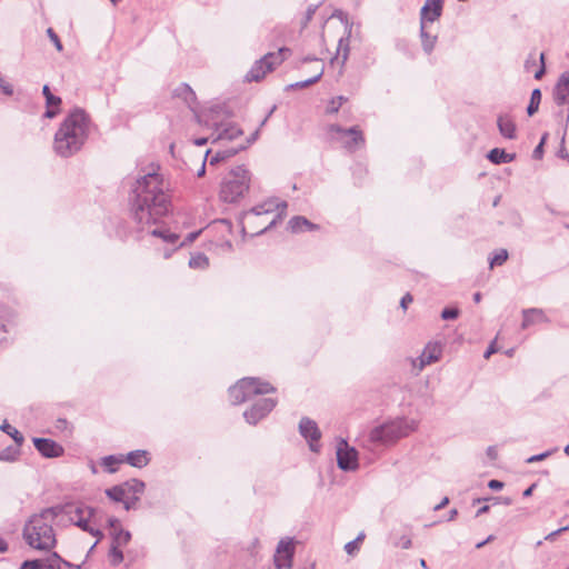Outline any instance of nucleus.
Wrapping results in <instances>:
<instances>
[{
  "label": "nucleus",
  "instance_id": "1",
  "mask_svg": "<svg viewBox=\"0 0 569 569\" xmlns=\"http://www.w3.org/2000/svg\"><path fill=\"white\" fill-rule=\"evenodd\" d=\"M139 176L129 193V209L132 220L143 228L144 224H158L172 211L168 184L158 172L159 166Z\"/></svg>",
  "mask_w": 569,
  "mask_h": 569
},
{
  "label": "nucleus",
  "instance_id": "2",
  "mask_svg": "<svg viewBox=\"0 0 569 569\" xmlns=\"http://www.w3.org/2000/svg\"><path fill=\"white\" fill-rule=\"evenodd\" d=\"M90 114L81 107L70 109L61 121L53 138V149L62 158L78 153L86 144L91 127Z\"/></svg>",
  "mask_w": 569,
  "mask_h": 569
},
{
  "label": "nucleus",
  "instance_id": "3",
  "mask_svg": "<svg viewBox=\"0 0 569 569\" xmlns=\"http://www.w3.org/2000/svg\"><path fill=\"white\" fill-rule=\"evenodd\" d=\"M22 537L31 548L50 551L57 545L56 533L50 523L42 516L32 515L26 522Z\"/></svg>",
  "mask_w": 569,
  "mask_h": 569
},
{
  "label": "nucleus",
  "instance_id": "4",
  "mask_svg": "<svg viewBox=\"0 0 569 569\" xmlns=\"http://www.w3.org/2000/svg\"><path fill=\"white\" fill-rule=\"evenodd\" d=\"M250 188V171L243 166L231 169L223 178L219 198L226 203H237Z\"/></svg>",
  "mask_w": 569,
  "mask_h": 569
},
{
  "label": "nucleus",
  "instance_id": "5",
  "mask_svg": "<svg viewBox=\"0 0 569 569\" xmlns=\"http://www.w3.org/2000/svg\"><path fill=\"white\" fill-rule=\"evenodd\" d=\"M417 427L418 423L413 419L397 418L375 427L369 433V439L377 445L395 443L399 439L409 436Z\"/></svg>",
  "mask_w": 569,
  "mask_h": 569
},
{
  "label": "nucleus",
  "instance_id": "6",
  "mask_svg": "<svg viewBox=\"0 0 569 569\" xmlns=\"http://www.w3.org/2000/svg\"><path fill=\"white\" fill-rule=\"evenodd\" d=\"M274 391L276 388L272 385L253 377L241 378L228 389L230 402L234 406L246 402L254 396Z\"/></svg>",
  "mask_w": 569,
  "mask_h": 569
},
{
  "label": "nucleus",
  "instance_id": "7",
  "mask_svg": "<svg viewBox=\"0 0 569 569\" xmlns=\"http://www.w3.org/2000/svg\"><path fill=\"white\" fill-rule=\"evenodd\" d=\"M291 50L288 47H281L277 52H268L257 60L244 76L247 82H259L268 72L274 70L276 66L282 63Z\"/></svg>",
  "mask_w": 569,
  "mask_h": 569
},
{
  "label": "nucleus",
  "instance_id": "8",
  "mask_svg": "<svg viewBox=\"0 0 569 569\" xmlns=\"http://www.w3.org/2000/svg\"><path fill=\"white\" fill-rule=\"evenodd\" d=\"M193 113L197 123L211 128L213 131H218L222 127L220 118H231L233 116V111L226 102L212 104L200 112L194 111Z\"/></svg>",
  "mask_w": 569,
  "mask_h": 569
},
{
  "label": "nucleus",
  "instance_id": "9",
  "mask_svg": "<svg viewBox=\"0 0 569 569\" xmlns=\"http://www.w3.org/2000/svg\"><path fill=\"white\" fill-rule=\"evenodd\" d=\"M288 208L287 201L274 202L273 200H268L262 204H257L250 209V212L256 216H262L266 213L273 212L274 210L278 213L273 217V219L261 230L254 232L252 237H258L264 234L267 231L274 228L282 219L286 217V210Z\"/></svg>",
  "mask_w": 569,
  "mask_h": 569
},
{
  "label": "nucleus",
  "instance_id": "10",
  "mask_svg": "<svg viewBox=\"0 0 569 569\" xmlns=\"http://www.w3.org/2000/svg\"><path fill=\"white\" fill-rule=\"evenodd\" d=\"M337 466L345 472H352L359 468V453L355 447H351L343 438L337 442Z\"/></svg>",
  "mask_w": 569,
  "mask_h": 569
},
{
  "label": "nucleus",
  "instance_id": "11",
  "mask_svg": "<svg viewBox=\"0 0 569 569\" xmlns=\"http://www.w3.org/2000/svg\"><path fill=\"white\" fill-rule=\"evenodd\" d=\"M296 555L295 538L286 537L280 539L273 555V565L276 569H291Z\"/></svg>",
  "mask_w": 569,
  "mask_h": 569
},
{
  "label": "nucleus",
  "instance_id": "12",
  "mask_svg": "<svg viewBox=\"0 0 569 569\" xmlns=\"http://www.w3.org/2000/svg\"><path fill=\"white\" fill-rule=\"evenodd\" d=\"M276 406L277 400L273 398H259L243 412V418L249 425L256 426L260 420L267 417Z\"/></svg>",
  "mask_w": 569,
  "mask_h": 569
},
{
  "label": "nucleus",
  "instance_id": "13",
  "mask_svg": "<svg viewBox=\"0 0 569 569\" xmlns=\"http://www.w3.org/2000/svg\"><path fill=\"white\" fill-rule=\"evenodd\" d=\"M299 433L307 441L310 451L316 453L320 451L321 430L315 420L302 417L299 422Z\"/></svg>",
  "mask_w": 569,
  "mask_h": 569
},
{
  "label": "nucleus",
  "instance_id": "14",
  "mask_svg": "<svg viewBox=\"0 0 569 569\" xmlns=\"http://www.w3.org/2000/svg\"><path fill=\"white\" fill-rule=\"evenodd\" d=\"M329 132L331 133H340L345 136H350V139L345 141L343 147L349 151H355L357 148L365 144L366 139L363 132L360 130L359 126H352L350 128H343L340 124L333 123L329 126Z\"/></svg>",
  "mask_w": 569,
  "mask_h": 569
},
{
  "label": "nucleus",
  "instance_id": "15",
  "mask_svg": "<svg viewBox=\"0 0 569 569\" xmlns=\"http://www.w3.org/2000/svg\"><path fill=\"white\" fill-rule=\"evenodd\" d=\"M446 0H426L419 11V24L432 26L443 14Z\"/></svg>",
  "mask_w": 569,
  "mask_h": 569
},
{
  "label": "nucleus",
  "instance_id": "16",
  "mask_svg": "<svg viewBox=\"0 0 569 569\" xmlns=\"http://www.w3.org/2000/svg\"><path fill=\"white\" fill-rule=\"evenodd\" d=\"M32 443L41 457L47 459L59 458L64 453L62 445L51 438L33 437Z\"/></svg>",
  "mask_w": 569,
  "mask_h": 569
},
{
  "label": "nucleus",
  "instance_id": "17",
  "mask_svg": "<svg viewBox=\"0 0 569 569\" xmlns=\"http://www.w3.org/2000/svg\"><path fill=\"white\" fill-rule=\"evenodd\" d=\"M552 97L558 107L569 103V70L563 71L558 77L552 90Z\"/></svg>",
  "mask_w": 569,
  "mask_h": 569
},
{
  "label": "nucleus",
  "instance_id": "18",
  "mask_svg": "<svg viewBox=\"0 0 569 569\" xmlns=\"http://www.w3.org/2000/svg\"><path fill=\"white\" fill-rule=\"evenodd\" d=\"M96 512V508L80 503L79 506L72 508V515L74 516L70 517V520L76 527L84 531V528L90 526V520L94 517Z\"/></svg>",
  "mask_w": 569,
  "mask_h": 569
},
{
  "label": "nucleus",
  "instance_id": "19",
  "mask_svg": "<svg viewBox=\"0 0 569 569\" xmlns=\"http://www.w3.org/2000/svg\"><path fill=\"white\" fill-rule=\"evenodd\" d=\"M61 556L52 551L47 558L27 559L20 565V569H58Z\"/></svg>",
  "mask_w": 569,
  "mask_h": 569
},
{
  "label": "nucleus",
  "instance_id": "20",
  "mask_svg": "<svg viewBox=\"0 0 569 569\" xmlns=\"http://www.w3.org/2000/svg\"><path fill=\"white\" fill-rule=\"evenodd\" d=\"M243 134V130L236 123H223L218 131H213L211 143H217L220 140H234Z\"/></svg>",
  "mask_w": 569,
  "mask_h": 569
},
{
  "label": "nucleus",
  "instance_id": "21",
  "mask_svg": "<svg viewBox=\"0 0 569 569\" xmlns=\"http://www.w3.org/2000/svg\"><path fill=\"white\" fill-rule=\"evenodd\" d=\"M123 460L129 466L141 469L149 465L151 458L149 451L137 449L123 455Z\"/></svg>",
  "mask_w": 569,
  "mask_h": 569
},
{
  "label": "nucleus",
  "instance_id": "22",
  "mask_svg": "<svg viewBox=\"0 0 569 569\" xmlns=\"http://www.w3.org/2000/svg\"><path fill=\"white\" fill-rule=\"evenodd\" d=\"M431 27L432 26L429 24H420L419 28L421 47L426 54H431L433 52L436 43L438 41V34L431 32Z\"/></svg>",
  "mask_w": 569,
  "mask_h": 569
},
{
  "label": "nucleus",
  "instance_id": "23",
  "mask_svg": "<svg viewBox=\"0 0 569 569\" xmlns=\"http://www.w3.org/2000/svg\"><path fill=\"white\" fill-rule=\"evenodd\" d=\"M288 229L292 233H300L305 229L308 231H316L320 229V226L317 223H313L309 219H307L303 216H295L288 221Z\"/></svg>",
  "mask_w": 569,
  "mask_h": 569
},
{
  "label": "nucleus",
  "instance_id": "24",
  "mask_svg": "<svg viewBox=\"0 0 569 569\" xmlns=\"http://www.w3.org/2000/svg\"><path fill=\"white\" fill-rule=\"evenodd\" d=\"M497 127L499 133L509 140H513L517 137V126L515 121L509 116L500 114L497 118Z\"/></svg>",
  "mask_w": 569,
  "mask_h": 569
},
{
  "label": "nucleus",
  "instance_id": "25",
  "mask_svg": "<svg viewBox=\"0 0 569 569\" xmlns=\"http://www.w3.org/2000/svg\"><path fill=\"white\" fill-rule=\"evenodd\" d=\"M549 319L545 315L543 310L538 308L525 309L522 311L521 328L527 329L535 323L548 322Z\"/></svg>",
  "mask_w": 569,
  "mask_h": 569
},
{
  "label": "nucleus",
  "instance_id": "26",
  "mask_svg": "<svg viewBox=\"0 0 569 569\" xmlns=\"http://www.w3.org/2000/svg\"><path fill=\"white\" fill-rule=\"evenodd\" d=\"M72 502L58 503L48 508L42 509L38 516H42L43 519L48 520L49 517L53 520L60 515H72Z\"/></svg>",
  "mask_w": 569,
  "mask_h": 569
},
{
  "label": "nucleus",
  "instance_id": "27",
  "mask_svg": "<svg viewBox=\"0 0 569 569\" xmlns=\"http://www.w3.org/2000/svg\"><path fill=\"white\" fill-rule=\"evenodd\" d=\"M442 348L438 342H429L420 356L421 366L431 365L438 361L441 357Z\"/></svg>",
  "mask_w": 569,
  "mask_h": 569
},
{
  "label": "nucleus",
  "instance_id": "28",
  "mask_svg": "<svg viewBox=\"0 0 569 569\" xmlns=\"http://www.w3.org/2000/svg\"><path fill=\"white\" fill-rule=\"evenodd\" d=\"M487 159L493 164H503L512 162L517 154L515 152L509 153L503 148H492L487 153Z\"/></svg>",
  "mask_w": 569,
  "mask_h": 569
},
{
  "label": "nucleus",
  "instance_id": "29",
  "mask_svg": "<svg viewBox=\"0 0 569 569\" xmlns=\"http://www.w3.org/2000/svg\"><path fill=\"white\" fill-rule=\"evenodd\" d=\"M149 233L152 237L161 239L167 244H176L180 239L177 232H172L166 226L156 227Z\"/></svg>",
  "mask_w": 569,
  "mask_h": 569
},
{
  "label": "nucleus",
  "instance_id": "30",
  "mask_svg": "<svg viewBox=\"0 0 569 569\" xmlns=\"http://www.w3.org/2000/svg\"><path fill=\"white\" fill-rule=\"evenodd\" d=\"M246 149H247V146H238V147H231V148H226L223 150H219L210 158L209 163H210V166H214L219 162L231 159L232 157H234L236 154H238L239 152H241Z\"/></svg>",
  "mask_w": 569,
  "mask_h": 569
},
{
  "label": "nucleus",
  "instance_id": "31",
  "mask_svg": "<svg viewBox=\"0 0 569 569\" xmlns=\"http://www.w3.org/2000/svg\"><path fill=\"white\" fill-rule=\"evenodd\" d=\"M351 33H352V26H347L346 34L343 37H341L339 39V41H338L337 54L342 52V54H341V66H345V63L347 62L348 57H349V52H350L349 42H350ZM337 59H338V56H336L332 59V61L337 60Z\"/></svg>",
  "mask_w": 569,
  "mask_h": 569
},
{
  "label": "nucleus",
  "instance_id": "32",
  "mask_svg": "<svg viewBox=\"0 0 569 569\" xmlns=\"http://www.w3.org/2000/svg\"><path fill=\"white\" fill-rule=\"evenodd\" d=\"M123 462V455H108L101 458L100 465L106 472L116 473Z\"/></svg>",
  "mask_w": 569,
  "mask_h": 569
},
{
  "label": "nucleus",
  "instance_id": "33",
  "mask_svg": "<svg viewBox=\"0 0 569 569\" xmlns=\"http://www.w3.org/2000/svg\"><path fill=\"white\" fill-rule=\"evenodd\" d=\"M62 99L59 96H50L46 100L43 118L53 119L61 112Z\"/></svg>",
  "mask_w": 569,
  "mask_h": 569
},
{
  "label": "nucleus",
  "instance_id": "34",
  "mask_svg": "<svg viewBox=\"0 0 569 569\" xmlns=\"http://www.w3.org/2000/svg\"><path fill=\"white\" fill-rule=\"evenodd\" d=\"M174 96L178 98H182L188 107L194 112L196 110L192 107V103L196 102L197 97L192 88L188 83H181L179 87L174 89Z\"/></svg>",
  "mask_w": 569,
  "mask_h": 569
},
{
  "label": "nucleus",
  "instance_id": "35",
  "mask_svg": "<svg viewBox=\"0 0 569 569\" xmlns=\"http://www.w3.org/2000/svg\"><path fill=\"white\" fill-rule=\"evenodd\" d=\"M126 495L141 496L146 490V482L138 478H131L122 482Z\"/></svg>",
  "mask_w": 569,
  "mask_h": 569
},
{
  "label": "nucleus",
  "instance_id": "36",
  "mask_svg": "<svg viewBox=\"0 0 569 569\" xmlns=\"http://www.w3.org/2000/svg\"><path fill=\"white\" fill-rule=\"evenodd\" d=\"M104 495L109 500H111L114 503H122L126 500V490L124 487L121 483L111 486L104 490Z\"/></svg>",
  "mask_w": 569,
  "mask_h": 569
},
{
  "label": "nucleus",
  "instance_id": "37",
  "mask_svg": "<svg viewBox=\"0 0 569 569\" xmlns=\"http://www.w3.org/2000/svg\"><path fill=\"white\" fill-rule=\"evenodd\" d=\"M0 430L4 433H7L17 445L18 447H21L24 442L23 435L14 427H12L7 420H4L1 426Z\"/></svg>",
  "mask_w": 569,
  "mask_h": 569
},
{
  "label": "nucleus",
  "instance_id": "38",
  "mask_svg": "<svg viewBox=\"0 0 569 569\" xmlns=\"http://www.w3.org/2000/svg\"><path fill=\"white\" fill-rule=\"evenodd\" d=\"M110 538L111 543L124 547L131 541L132 535L121 526L114 532H110Z\"/></svg>",
  "mask_w": 569,
  "mask_h": 569
},
{
  "label": "nucleus",
  "instance_id": "39",
  "mask_svg": "<svg viewBox=\"0 0 569 569\" xmlns=\"http://www.w3.org/2000/svg\"><path fill=\"white\" fill-rule=\"evenodd\" d=\"M541 99H542V93H541V90L539 88H535L532 91H531V94H530V100H529V103L527 106V114L529 117H532L533 114H536L539 110V106L541 103Z\"/></svg>",
  "mask_w": 569,
  "mask_h": 569
},
{
  "label": "nucleus",
  "instance_id": "40",
  "mask_svg": "<svg viewBox=\"0 0 569 569\" xmlns=\"http://www.w3.org/2000/svg\"><path fill=\"white\" fill-rule=\"evenodd\" d=\"M322 74H323V67H321L320 71L316 76H313V77H311L309 79L302 80V81H298V82L288 84L286 87V91L303 89V88H307L309 86H312V84L317 83L321 79Z\"/></svg>",
  "mask_w": 569,
  "mask_h": 569
},
{
  "label": "nucleus",
  "instance_id": "41",
  "mask_svg": "<svg viewBox=\"0 0 569 569\" xmlns=\"http://www.w3.org/2000/svg\"><path fill=\"white\" fill-rule=\"evenodd\" d=\"M21 447L14 446H8L4 449L0 451V461L6 462H14L19 459L21 450Z\"/></svg>",
  "mask_w": 569,
  "mask_h": 569
},
{
  "label": "nucleus",
  "instance_id": "42",
  "mask_svg": "<svg viewBox=\"0 0 569 569\" xmlns=\"http://www.w3.org/2000/svg\"><path fill=\"white\" fill-rule=\"evenodd\" d=\"M188 264L191 269L204 270L209 267V258L202 252H197L191 256Z\"/></svg>",
  "mask_w": 569,
  "mask_h": 569
},
{
  "label": "nucleus",
  "instance_id": "43",
  "mask_svg": "<svg viewBox=\"0 0 569 569\" xmlns=\"http://www.w3.org/2000/svg\"><path fill=\"white\" fill-rule=\"evenodd\" d=\"M121 547L122 546H118L114 543L110 545L108 557H109L110 565L112 567H118L124 559Z\"/></svg>",
  "mask_w": 569,
  "mask_h": 569
},
{
  "label": "nucleus",
  "instance_id": "44",
  "mask_svg": "<svg viewBox=\"0 0 569 569\" xmlns=\"http://www.w3.org/2000/svg\"><path fill=\"white\" fill-rule=\"evenodd\" d=\"M509 258V252L507 249L496 250L492 256L489 258L490 268L496 266H502Z\"/></svg>",
  "mask_w": 569,
  "mask_h": 569
},
{
  "label": "nucleus",
  "instance_id": "45",
  "mask_svg": "<svg viewBox=\"0 0 569 569\" xmlns=\"http://www.w3.org/2000/svg\"><path fill=\"white\" fill-rule=\"evenodd\" d=\"M558 451V448L557 447H553L551 449H548L543 452H540V453H537V455H532L530 457H528L525 462L526 463H535V462H540V461H543L546 460L547 458L551 457L555 452Z\"/></svg>",
  "mask_w": 569,
  "mask_h": 569
},
{
  "label": "nucleus",
  "instance_id": "46",
  "mask_svg": "<svg viewBox=\"0 0 569 569\" xmlns=\"http://www.w3.org/2000/svg\"><path fill=\"white\" fill-rule=\"evenodd\" d=\"M347 101V98L343 97V96H338V97H335L330 100L328 107H327V113L328 114H333V113H337L339 111V109L341 108V106Z\"/></svg>",
  "mask_w": 569,
  "mask_h": 569
},
{
  "label": "nucleus",
  "instance_id": "47",
  "mask_svg": "<svg viewBox=\"0 0 569 569\" xmlns=\"http://www.w3.org/2000/svg\"><path fill=\"white\" fill-rule=\"evenodd\" d=\"M460 315V310L457 307L448 306L441 310L440 317L442 320H456Z\"/></svg>",
  "mask_w": 569,
  "mask_h": 569
},
{
  "label": "nucleus",
  "instance_id": "48",
  "mask_svg": "<svg viewBox=\"0 0 569 569\" xmlns=\"http://www.w3.org/2000/svg\"><path fill=\"white\" fill-rule=\"evenodd\" d=\"M365 539V533L363 532H360L356 539L347 542L345 545V551L352 556L356 551L359 550V543Z\"/></svg>",
  "mask_w": 569,
  "mask_h": 569
},
{
  "label": "nucleus",
  "instance_id": "49",
  "mask_svg": "<svg viewBox=\"0 0 569 569\" xmlns=\"http://www.w3.org/2000/svg\"><path fill=\"white\" fill-rule=\"evenodd\" d=\"M548 138V133L545 132L540 139V142L536 146V148L533 149L532 151V158L536 159V160H540L542 159L543 157V153H545V142Z\"/></svg>",
  "mask_w": 569,
  "mask_h": 569
},
{
  "label": "nucleus",
  "instance_id": "50",
  "mask_svg": "<svg viewBox=\"0 0 569 569\" xmlns=\"http://www.w3.org/2000/svg\"><path fill=\"white\" fill-rule=\"evenodd\" d=\"M140 497L141 496H132V495L126 496V500L123 502V509L126 511L136 510L137 503H138V501H140Z\"/></svg>",
  "mask_w": 569,
  "mask_h": 569
},
{
  "label": "nucleus",
  "instance_id": "51",
  "mask_svg": "<svg viewBox=\"0 0 569 569\" xmlns=\"http://www.w3.org/2000/svg\"><path fill=\"white\" fill-rule=\"evenodd\" d=\"M47 34L49 37V39L51 40V42L53 43V46L56 47V49L60 52L63 50V44L59 38V36L56 33V31L52 29V28H48L47 29Z\"/></svg>",
  "mask_w": 569,
  "mask_h": 569
},
{
  "label": "nucleus",
  "instance_id": "52",
  "mask_svg": "<svg viewBox=\"0 0 569 569\" xmlns=\"http://www.w3.org/2000/svg\"><path fill=\"white\" fill-rule=\"evenodd\" d=\"M318 4H310L306 12H305V17H303V20H302V28H306L308 26V23L312 20L317 9H318Z\"/></svg>",
  "mask_w": 569,
  "mask_h": 569
},
{
  "label": "nucleus",
  "instance_id": "53",
  "mask_svg": "<svg viewBox=\"0 0 569 569\" xmlns=\"http://www.w3.org/2000/svg\"><path fill=\"white\" fill-rule=\"evenodd\" d=\"M367 173V169L361 164L357 163L352 169V174L356 180V183L360 184V179Z\"/></svg>",
  "mask_w": 569,
  "mask_h": 569
},
{
  "label": "nucleus",
  "instance_id": "54",
  "mask_svg": "<svg viewBox=\"0 0 569 569\" xmlns=\"http://www.w3.org/2000/svg\"><path fill=\"white\" fill-rule=\"evenodd\" d=\"M57 565H58V569H60V568H61V566H64V567H66V568H68V569H87V567H86V560H84V561H82V562H81V563H79V565H76V563H72V562H70V561H68V560H66V559H63V558L61 557V561H59Z\"/></svg>",
  "mask_w": 569,
  "mask_h": 569
},
{
  "label": "nucleus",
  "instance_id": "55",
  "mask_svg": "<svg viewBox=\"0 0 569 569\" xmlns=\"http://www.w3.org/2000/svg\"><path fill=\"white\" fill-rule=\"evenodd\" d=\"M84 532L91 535L92 537H94L97 540V545L103 539L104 537V533L101 529L99 528H94L92 527L91 525L88 527V528H84Z\"/></svg>",
  "mask_w": 569,
  "mask_h": 569
},
{
  "label": "nucleus",
  "instance_id": "56",
  "mask_svg": "<svg viewBox=\"0 0 569 569\" xmlns=\"http://www.w3.org/2000/svg\"><path fill=\"white\" fill-rule=\"evenodd\" d=\"M201 233V230L191 231L187 234L183 241L179 242L177 248H182L191 242H193Z\"/></svg>",
  "mask_w": 569,
  "mask_h": 569
},
{
  "label": "nucleus",
  "instance_id": "57",
  "mask_svg": "<svg viewBox=\"0 0 569 569\" xmlns=\"http://www.w3.org/2000/svg\"><path fill=\"white\" fill-rule=\"evenodd\" d=\"M483 500H489V501L492 502V505L502 503V505H506V506H510L512 503V499L509 498V497H493V496H490V497H483Z\"/></svg>",
  "mask_w": 569,
  "mask_h": 569
},
{
  "label": "nucleus",
  "instance_id": "58",
  "mask_svg": "<svg viewBox=\"0 0 569 569\" xmlns=\"http://www.w3.org/2000/svg\"><path fill=\"white\" fill-rule=\"evenodd\" d=\"M54 428L58 431L63 432L70 429V423L66 418H58L54 422Z\"/></svg>",
  "mask_w": 569,
  "mask_h": 569
},
{
  "label": "nucleus",
  "instance_id": "59",
  "mask_svg": "<svg viewBox=\"0 0 569 569\" xmlns=\"http://www.w3.org/2000/svg\"><path fill=\"white\" fill-rule=\"evenodd\" d=\"M107 527L110 529V532H114L119 527H121V521L119 518L111 516L107 519Z\"/></svg>",
  "mask_w": 569,
  "mask_h": 569
},
{
  "label": "nucleus",
  "instance_id": "60",
  "mask_svg": "<svg viewBox=\"0 0 569 569\" xmlns=\"http://www.w3.org/2000/svg\"><path fill=\"white\" fill-rule=\"evenodd\" d=\"M540 62H541V64H540L539 69L535 72V79H537V80H540L543 77V74L546 73L545 53L540 54Z\"/></svg>",
  "mask_w": 569,
  "mask_h": 569
},
{
  "label": "nucleus",
  "instance_id": "61",
  "mask_svg": "<svg viewBox=\"0 0 569 569\" xmlns=\"http://www.w3.org/2000/svg\"><path fill=\"white\" fill-rule=\"evenodd\" d=\"M488 488L493 491H499L505 487V482L498 479H491L488 481Z\"/></svg>",
  "mask_w": 569,
  "mask_h": 569
},
{
  "label": "nucleus",
  "instance_id": "62",
  "mask_svg": "<svg viewBox=\"0 0 569 569\" xmlns=\"http://www.w3.org/2000/svg\"><path fill=\"white\" fill-rule=\"evenodd\" d=\"M0 88H1V91L6 96H12L13 94V87L10 83H8L7 81H4L2 78H0Z\"/></svg>",
  "mask_w": 569,
  "mask_h": 569
},
{
  "label": "nucleus",
  "instance_id": "63",
  "mask_svg": "<svg viewBox=\"0 0 569 569\" xmlns=\"http://www.w3.org/2000/svg\"><path fill=\"white\" fill-rule=\"evenodd\" d=\"M568 529H569V527H568V526H566V527H561V528H559V529H557V530H553V531H551L550 533H548V535L545 537V539H546V540H548V541H553V540H555V539H556V538H557L561 532H565V531H567Z\"/></svg>",
  "mask_w": 569,
  "mask_h": 569
},
{
  "label": "nucleus",
  "instance_id": "64",
  "mask_svg": "<svg viewBox=\"0 0 569 569\" xmlns=\"http://www.w3.org/2000/svg\"><path fill=\"white\" fill-rule=\"evenodd\" d=\"M412 300H413V297L411 296V293L407 292L400 299V308L406 311L408 309V306L412 302Z\"/></svg>",
  "mask_w": 569,
  "mask_h": 569
}]
</instances>
